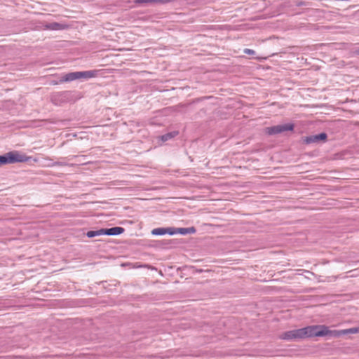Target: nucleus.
I'll return each mask as SVG.
<instances>
[{"mask_svg":"<svg viewBox=\"0 0 359 359\" xmlns=\"http://www.w3.org/2000/svg\"><path fill=\"white\" fill-rule=\"evenodd\" d=\"M294 129V124L292 123L283 124V125H277L271 127H268L266 128V133L269 135H273L276 134H279L283 133L285 131H292Z\"/></svg>","mask_w":359,"mask_h":359,"instance_id":"obj_3","label":"nucleus"},{"mask_svg":"<svg viewBox=\"0 0 359 359\" xmlns=\"http://www.w3.org/2000/svg\"><path fill=\"white\" fill-rule=\"evenodd\" d=\"M327 139V135L325 133H320L316 135H311L305 137L303 140L304 142L306 144L316 143L319 141H325Z\"/></svg>","mask_w":359,"mask_h":359,"instance_id":"obj_5","label":"nucleus"},{"mask_svg":"<svg viewBox=\"0 0 359 359\" xmlns=\"http://www.w3.org/2000/svg\"><path fill=\"white\" fill-rule=\"evenodd\" d=\"M172 137H173V135L171 133H168V134H165V135L161 136L159 137V140L161 142H165V141L171 139Z\"/></svg>","mask_w":359,"mask_h":359,"instance_id":"obj_14","label":"nucleus"},{"mask_svg":"<svg viewBox=\"0 0 359 359\" xmlns=\"http://www.w3.org/2000/svg\"><path fill=\"white\" fill-rule=\"evenodd\" d=\"M172 236L180 233L182 235H186V234H191L194 233L196 232V229L194 227H189V228H179V229H175L172 228Z\"/></svg>","mask_w":359,"mask_h":359,"instance_id":"obj_8","label":"nucleus"},{"mask_svg":"<svg viewBox=\"0 0 359 359\" xmlns=\"http://www.w3.org/2000/svg\"><path fill=\"white\" fill-rule=\"evenodd\" d=\"M102 235H103L102 229H100L98 231H88L86 233V236L88 238H93L95 236H102Z\"/></svg>","mask_w":359,"mask_h":359,"instance_id":"obj_13","label":"nucleus"},{"mask_svg":"<svg viewBox=\"0 0 359 359\" xmlns=\"http://www.w3.org/2000/svg\"><path fill=\"white\" fill-rule=\"evenodd\" d=\"M301 275L304 276V278L308 279H311V278L313 276V274L309 271H304L302 273H301Z\"/></svg>","mask_w":359,"mask_h":359,"instance_id":"obj_15","label":"nucleus"},{"mask_svg":"<svg viewBox=\"0 0 359 359\" xmlns=\"http://www.w3.org/2000/svg\"><path fill=\"white\" fill-rule=\"evenodd\" d=\"M172 228H157L151 231V234L154 236H163L168 234L172 236Z\"/></svg>","mask_w":359,"mask_h":359,"instance_id":"obj_9","label":"nucleus"},{"mask_svg":"<svg viewBox=\"0 0 359 359\" xmlns=\"http://www.w3.org/2000/svg\"><path fill=\"white\" fill-rule=\"evenodd\" d=\"M359 333V327H352L349 329L342 330L339 331L332 330V336L339 337L341 335H345L348 334H357Z\"/></svg>","mask_w":359,"mask_h":359,"instance_id":"obj_6","label":"nucleus"},{"mask_svg":"<svg viewBox=\"0 0 359 359\" xmlns=\"http://www.w3.org/2000/svg\"><path fill=\"white\" fill-rule=\"evenodd\" d=\"M281 339L286 341L302 339L300 328L283 333Z\"/></svg>","mask_w":359,"mask_h":359,"instance_id":"obj_4","label":"nucleus"},{"mask_svg":"<svg viewBox=\"0 0 359 359\" xmlns=\"http://www.w3.org/2000/svg\"><path fill=\"white\" fill-rule=\"evenodd\" d=\"M30 159L31 157L21 154L19 151H10L4 155L0 156V166L15 163L27 162Z\"/></svg>","mask_w":359,"mask_h":359,"instance_id":"obj_2","label":"nucleus"},{"mask_svg":"<svg viewBox=\"0 0 359 359\" xmlns=\"http://www.w3.org/2000/svg\"><path fill=\"white\" fill-rule=\"evenodd\" d=\"M243 52H244V53H245L247 55H255V51L252 50V49H249V48L244 49Z\"/></svg>","mask_w":359,"mask_h":359,"instance_id":"obj_16","label":"nucleus"},{"mask_svg":"<svg viewBox=\"0 0 359 359\" xmlns=\"http://www.w3.org/2000/svg\"><path fill=\"white\" fill-rule=\"evenodd\" d=\"M103 235L107 236H118L124 232V229L122 227H113L110 229H103Z\"/></svg>","mask_w":359,"mask_h":359,"instance_id":"obj_7","label":"nucleus"},{"mask_svg":"<svg viewBox=\"0 0 359 359\" xmlns=\"http://www.w3.org/2000/svg\"><path fill=\"white\" fill-rule=\"evenodd\" d=\"M96 74L95 71L79 72V79L93 78Z\"/></svg>","mask_w":359,"mask_h":359,"instance_id":"obj_12","label":"nucleus"},{"mask_svg":"<svg viewBox=\"0 0 359 359\" xmlns=\"http://www.w3.org/2000/svg\"><path fill=\"white\" fill-rule=\"evenodd\" d=\"M302 338L320 337L325 336H332V330H330L326 325H309L300 328Z\"/></svg>","mask_w":359,"mask_h":359,"instance_id":"obj_1","label":"nucleus"},{"mask_svg":"<svg viewBox=\"0 0 359 359\" xmlns=\"http://www.w3.org/2000/svg\"><path fill=\"white\" fill-rule=\"evenodd\" d=\"M355 55L359 56V48L355 51Z\"/></svg>","mask_w":359,"mask_h":359,"instance_id":"obj_18","label":"nucleus"},{"mask_svg":"<svg viewBox=\"0 0 359 359\" xmlns=\"http://www.w3.org/2000/svg\"><path fill=\"white\" fill-rule=\"evenodd\" d=\"M171 1V0H158V1L163 2V3L169 2V1Z\"/></svg>","mask_w":359,"mask_h":359,"instance_id":"obj_17","label":"nucleus"},{"mask_svg":"<svg viewBox=\"0 0 359 359\" xmlns=\"http://www.w3.org/2000/svg\"><path fill=\"white\" fill-rule=\"evenodd\" d=\"M68 26L65 24H60L57 22H53L46 25V29L49 30H62L65 29Z\"/></svg>","mask_w":359,"mask_h":359,"instance_id":"obj_10","label":"nucleus"},{"mask_svg":"<svg viewBox=\"0 0 359 359\" xmlns=\"http://www.w3.org/2000/svg\"><path fill=\"white\" fill-rule=\"evenodd\" d=\"M77 79H79V72L67 74L62 78V81L70 82Z\"/></svg>","mask_w":359,"mask_h":359,"instance_id":"obj_11","label":"nucleus"}]
</instances>
